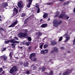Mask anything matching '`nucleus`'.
<instances>
[{
	"label": "nucleus",
	"mask_w": 75,
	"mask_h": 75,
	"mask_svg": "<svg viewBox=\"0 0 75 75\" xmlns=\"http://www.w3.org/2000/svg\"><path fill=\"white\" fill-rule=\"evenodd\" d=\"M62 23V21H60L58 23L57 22V20H54L53 21V23L54 27H58V26L60 24Z\"/></svg>",
	"instance_id": "obj_1"
},
{
	"label": "nucleus",
	"mask_w": 75,
	"mask_h": 75,
	"mask_svg": "<svg viewBox=\"0 0 75 75\" xmlns=\"http://www.w3.org/2000/svg\"><path fill=\"white\" fill-rule=\"evenodd\" d=\"M72 72V71L71 69H67L66 70V72H64L63 75H69V74H71Z\"/></svg>",
	"instance_id": "obj_2"
},
{
	"label": "nucleus",
	"mask_w": 75,
	"mask_h": 75,
	"mask_svg": "<svg viewBox=\"0 0 75 75\" xmlns=\"http://www.w3.org/2000/svg\"><path fill=\"white\" fill-rule=\"evenodd\" d=\"M22 4H23L22 1H20L18 3V6L19 8H23V5Z\"/></svg>",
	"instance_id": "obj_3"
},
{
	"label": "nucleus",
	"mask_w": 75,
	"mask_h": 75,
	"mask_svg": "<svg viewBox=\"0 0 75 75\" xmlns=\"http://www.w3.org/2000/svg\"><path fill=\"white\" fill-rule=\"evenodd\" d=\"M18 36L20 38H23V37H25V36L24 33H20L18 34Z\"/></svg>",
	"instance_id": "obj_4"
},
{
	"label": "nucleus",
	"mask_w": 75,
	"mask_h": 75,
	"mask_svg": "<svg viewBox=\"0 0 75 75\" xmlns=\"http://www.w3.org/2000/svg\"><path fill=\"white\" fill-rule=\"evenodd\" d=\"M1 58L2 59H4L3 61H7V59H8L7 57L5 55H3L1 57Z\"/></svg>",
	"instance_id": "obj_5"
},
{
	"label": "nucleus",
	"mask_w": 75,
	"mask_h": 75,
	"mask_svg": "<svg viewBox=\"0 0 75 75\" xmlns=\"http://www.w3.org/2000/svg\"><path fill=\"white\" fill-rule=\"evenodd\" d=\"M17 24V21H16L9 26V27H14V26H15V25H16V24Z\"/></svg>",
	"instance_id": "obj_6"
},
{
	"label": "nucleus",
	"mask_w": 75,
	"mask_h": 75,
	"mask_svg": "<svg viewBox=\"0 0 75 75\" xmlns=\"http://www.w3.org/2000/svg\"><path fill=\"white\" fill-rule=\"evenodd\" d=\"M13 11V13H15V14H17L18 13V9L15 7H14Z\"/></svg>",
	"instance_id": "obj_7"
},
{
	"label": "nucleus",
	"mask_w": 75,
	"mask_h": 75,
	"mask_svg": "<svg viewBox=\"0 0 75 75\" xmlns=\"http://www.w3.org/2000/svg\"><path fill=\"white\" fill-rule=\"evenodd\" d=\"M57 42L55 40H53L51 42V44L52 45H57Z\"/></svg>",
	"instance_id": "obj_8"
},
{
	"label": "nucleus",
	"mask_w": 75,
	"mask_h": 75,
	"mask_svg": "<svg viewBox=\"0 0 75 75\" xmlns=\"http://www.w3.org/2000/svg\"><path fill=\"white\" fill-rule=\"evenodd\" d=\"M12 68L14 70V71L17 72V71H18V69H17V66H13Z\"/></svg>",
	"instance_id": "obj_9"
},
{
	"label": "nucleus",
	"mask_w": 75,
	"mask_h": 75,
	"mask_svg": "<svg viewBox=\"0 0 75 75\" xmlns=\"http://www.w3.org/2000/svg\"><path fill=\"white\" fill-rule=\"evenodd\" d=\"M35 55V54L34 53H32L30 55V57H29L30 59H32V58L34 57Z\"/></svg>",
	"instance_id": "obj_10"
},
{
	"label": "nucleus",
	"mask_w": 75,
	"mask_h": 75,
	"mask_svg": "<svg viewBox=\"0 0 75 75\" xmlns=\"http://www.w3.org/2000/svg\"><path fill=\"white\" fill-rule=\"evenodd\" d=\"M8 6V4H7V3H4L2 4V6L3 7H4L5 8H6V7H7Z\"/></svg>",
	"instance_id": "obj_11"
},
{
	"label": "nucleus",
	"mask_w": 75,
	"mask_h": 75,
	"mask_svg": "<svg viewBox=\"0 0 75 75\" xmlns=\"http://www.w3.org/2000/svg\"><path fill=\"white\" fill-rule=\"evenodd\" d=\"M47 24L45 23L42 24L41 25L40 27L42 28H45V27H47Z\"/></svg>",
	"instance_id": "obj_12"
},
{
	"label": "nucleus",
	"mask_w": 75,
	"mask_h": 75,
	"mask_svg": "<svg viewBox=\"0 0 75 75\" xmlns=\"http://www.w3.org/2000/svg\"><path fill=\"white\" fill-rule=\"evenodd\" d=\"M40 71H42L43 72L45 71V67H42L41 68H39Z\"/></svg>",
	"instance_id": "obj_13"
},
{
	"label": "nucleus",
	"mask_w": 75,
	"mask_h": 75,
	"mask_svg": "<svg viewBox=\"0 0 75 75\" xmlns=\"http://www.w3.org/2000/svg\"><path fill=\"white\" fill-rule=\"evenodd\" d=\"M9 72L10 74H13V73L14 72V69H13V68L11 69L9 71Z\"/></svg>",
	"instance_id": "obj_14"
},
{
	"label": "nucleus",
	"mask_w": 75,
	"mask_h": 75,
	"mask_svg": "<svg viewBox=\"0 0 75 75\" xmlns=\"http://www.w3.org/2000/svg\"><path fill=\"white\" fill-rule=\"evenodd\" d=\"M27 32H28V30H26L25 31V33H24V34L25 36V38H27L28 37V34H27Z\"/></svg>",
	"instance_id": "obj_15"
},
{
	"label": "nucleus",
	"mask_w": 75,
	"mask_h": 75,
	"mask_svg": "<svg viewBox=\"0 0 75 75\" xmlns=\"http://www.w3.org/2000/svg\"><path fill=\"white\" fill-rule=\"evenodd\" d=\"M23 65L25 67H28V63L27 62H25L23 64Z\"/></svg>",
	"instance_id": "obj_16"
},
{
	"label": "nucleus",
	"mask_w": 75,
	"mask_h": 75,
	"mask_svg": "<svg viewBox=\"0 0 75 75\" xmlns=\"http://www.w3.org/2000/svg\"><path fill=\"white\" fill-rule=\"evenodd\" d=\"M34 66V65H33L31 66V68L33 70H35L37 69V67Z\"/></svg>",
	"instance_id": "obj_17"
},
{
	"label": "nucleus",
	"mask_w": 75,
	"mask_h": 75,
	"mask_svg": "<svg viewBox=\"0 0 75 75\" xmlns=\"http://www.w3.org/2000/svg\"><path fill=\"white\" fill-rule=\"evenodd\" d=\"M12 39H11V40H8V41H5V44H8V43H9L10 42H12Z\"/></svg>",
	"instance_id": "obj_18"
},
{
	"label": "nucleus",
	"mask_w": 75,
	"mask_h": 75,
	"mask_svg": "<svg viewBox=\"0 0 75 75\" xmlns=\"http://www.w3.org/2000/svg\"><path fill=\"white\" fill-rule=\"evenodd\" d=\"M54 50L56 52H59V50L58 48L54 47Z\"/></svg>",
	"instance_id": "obj_19"
},
{
	"label": "nucleus",
	"mask_w": 75,
	"mask_h": 75,
	"mask_svg": "<svg viewBox=\"0 0 75 75\" xmlns=\"http://www.w3.org/2000/svg\"><path fill=\"white\" fill-rule=\"evenodd\" d=\"M12 42V43H15V44H16L17 43H19V42L17 41H15V40H13V39Z\"/></svg>",
	"instance_id": "obj_20"
},
{
	"label": "nucleus",
	"mask_w": 75,
	"mask_h": 75,
	"mask_svg": "<svg viewBox=\"0 0 75 75\" xmlns=\"http://www.w3.org/2000/svg\"><path fill=\"white\" fill-rule=\"evenodd\" d=\"M58 17L59 18H64L63 16L61 14H60V15L58 16Z\"/></svg>",
	"instance_id": "obj_21"
},
{
	"label": "nucleus",
	"mask_w": 75,
	"mask_h": 75,
	"mask_svg": "<svg viewBox=\"0 0 75 75\" xmlns=\"http://www.w3.org/2000/svg\"><path fill=\"white\" fill-rule=\"evenodd\" d=\"M43 17L44 18H46V17H47V13H46V14H45L43 15Z\"/></svg>",
	"instance_id": "obj_22"
},
{
	"label": "nucleus",
	"mask_w": 75,
	"mask_h": 75,
	"mask_svg": "<svg viewBox=\"0 0 75 75\" xmlns=\"http://www.w3.org/2000/svg\"><path fill=\"white\" fill-rule=\"evenodd\" d=\"M9 56L10 58H12V57H13V53L12 52H10V53Z\"/></svg>",
	"instance_id": "obj_23"
},
{
	"label": "nucleus",
	"mask_w": 75,
	"mask_h": 75,
	"mask_svg": "<svg viewBox=\"0 0 75 75\" xmlns=\"http://www.w3.org/2000/svg\"><path fill=\"white\" fill-rule=\"evenodd\" d=\"M66 39L65 40V41H66V42H67V41H68V40H69V38L68 36H67L66 37Z\"/></svg>",
	"instance_id": "obj_24"
},
{
	"label": "nucleus",
	"mask_w": 75,
	"mask_h": 75,
	"mask_svg": "<svg viewBox=\"0 0 75 75\" xmlns=\"http://www.w3.org/2000/svg\"><path fill=\"white\" fill-rule=\"evenodd\" d=\"M53 73H54L53 72V71H51L50 72V73H49V75H53Z\"/></svg>",
	"instance_id": "obj_25"
},
{
	"label": "nucleus",
	"mask_w": 75,
	"mask_h": 75,
	"mask_svg": "<svg viewBox=\"0 0 75 75\" xmlns=\"http://www.w3.org/2000/svg\"><path fill=\"white\" fill-rule=\"evenodd\" d=\"M61 14H62V16L64 17V16L65 15V12L63 11L62 12Z\"/></svg>",
	"instance_id": "obj_26"
},
{
	"label": "nucleus",
	"mask_w": 75,
	"mask_h": 75,
	"mask_svg": "<svg viewBox=\"0 0 75 75\" xmlns=\"http://www.w3.org/2000/svg\"><path fill=\"white\" fill-rule=\"evenodd\" d=\"M63 37L62 36H61L60 38L59 39L58 41H61L62 40Z\"/></svg>",
	"instance_id": "obj_27"
},
{
	"label": "nucleus",
	"mask_w": 75,
	"mask_h": 75,
	"mask_svg": "<svg viewBox=\"0 0 75 75\" xmlns=\"http://www.w3.org/2000/svg\"><path fill=\"white\" fill-rule=\"evenodd\" d=\"M13 40H18V38L16 37H14V39H13Z\"/></svg>",
	"instance_id": "obj_28"
},
{
	"label": "nucleus",
	"mask_w": 75,
	"mask_h": 75,
	"mask_svg": "<svg viewBox=\"0 0 75 75\" xmlns=\"http://www.w3.org/2000/svg\"><path fill=\"white\" fill-rule=\"evenodd\" d=\"M44 44V43H42V44L40 46V48H41V49H42V46H43Z\"/></svg>",
	"instance_id": "obj_29"
},
{
	"label": "nucleus",
	"mask_w": 75,
	"mask_h": 75,
	"mask_svg": "<svg viewBox=\"0 0 75 75\" xmlns=\"http://www.w3.org/2000/svg\"><path fill=\"white\" fill-rule=\"evenodd\" d=\"M25 14L23 13L21 14V17H25Z\"/></svg>",
	"instance_id": "obj_30"
},
{
	"label": "nucleus",
	"mask_w": 75,
	"mask_h": 75,
	"mask_svg": "<svg viewBox=\"0 0 75 75\" xmlns=\"http://www.w3.org/2000/svg\"><path fill=\"white\" fill-rule=\"evenodd\" d=\"M28 40L29 41H31V40H32V39H31V38L30 37H29L28 38Z\"/></svg>",
	"instance_id": "obj_31"
},
{
	"label": "nucleus",
	"mask_w": 75,
	"mask_h": 75,
	"mask_svg": "<svg viewBox=\"0 0 75 75\" xmlns=\"http://www.w3.org/2000/svg\"><path fill=\"white\" fill-rule=\"evenodd\" d=\"M33 60V61H37V58L35 57H34L32 59Z\"/></svg>",
	"instance_id": "obj_32"
},
{
	"label": "nucleus",
	"mask_w": 75,
	"mask_h": 75,
	"mask_svg": "<svg viewBox=\"0 0 75 75\" xmlns=\"http://www.w3.org/2000/svg\"><path fill=\"white\" fill-rule=\"evenodd\" d=\"M31 5V3H29V4H28V5L27 6V7L28 8H29V7H30V6Z\"/></svg>",
	"instance_id": "obj_33"
},
{
	"label": "nucleus",
	"mask_w": 75,
	"mask_h": 75,
	"mask_svg": "<svg viewBox=\"0 0 75 75\" xmlns=\"http://www.w3.org/2000/svg\"><path fill=\"white\" fill-rule=\"evenodd\" d=\"M42 33L41 32H40L38 33V35L39 36H41L42 35Z\"/></svg>",
	"instance_id": "obj_34"
},
{
	"label": "nucleus",
	"mask_w": 75,
	"mask_h": 75,
	"mask_svg": "<svg viewBox=\"0 0 75 75\" xmlns=\"http://www.w3.org/2000/svg\"><path fill=\"white\" fill-rule=\"evenodd\" d=\"M41 53L42 54H45V53H44V50H42L41 51Z\"/></svg>",
	"instance_id": "obj_35"
},
{
	"label": "nucleus",
	"mask_w": 75,
	"mask_h": 75,
	"mask_svg": "<svg viewBox=\"0 0 75 75\" xmlns=\"http://www.w3.org/2000/svg\"><path fill=\"white\" fill-rule=\"evenodd\" d=\"M47 47V45L45 44L43 46V48H45Z\"/></svg>",
	"instance_id": "obj_36"
},
{
	"label": "nucleus",
	"mask_w": 75,
	"mask_h": 75,
	"mask_svg": "<svg viewBox=\"0 0 75 75\" xmlns=\"http://www.w3.org/2000/svg\"><path fill=\"white\" fill-rule=\"evenodd\" d=\"M60 49L61 50H63L65 49V47L63 46H62L60 47Z\"/></svg>",
	"instance_id": "obj_37"
},
{
	"label": "nucleus",
	"mask_w": 75,
	"mask_h": 75,
	"mask_svg": "<svg viewBox=\"0 0 75 75\" xmlns=\"http://www.w3.org/2000/svg\"><path fill=\"white\" fill-rule=\"evenodd\" d=\"M3 71V68L2 67L0 68V73H1Z\"/></svg>",
	"instance_id": "obj_38"
},
{
	"label": "nucleus",
	"mask_w": 75,
	"mask_h": 75,
	"mask_svg": "<svg viewBox=\"0 0 75 75\" xmlns=\"http://www.w3.org/2000/svg\"><path fill=\"white\" fill-rule=\"evenodd\" d=\"M4 29H3V28H0V32H1V31H4Z\"/></svg>",
	"instance_id": "obj_39"
},
{
	"label": "nucleus",
	"mask_w": 75,
	"mask_h": 75,
	"mask_svg": "<svg viewBox=\"0 0 75 75\" xmlns=\"http://www.w3.org/2000/svg\"><path fill=\"white\" fill-rule=\"evenodd\" d=\"M27 23V21L25 20L24 21V24H26Z\"/></svg>",
	"instance_id": "obj_40"
},
{
	"label": "nucleus",
	"mask_w": 75,
	"mask_h": 75,
	"mask_svg": "<svg viewBox=\"0 0 75 75\" xmlns=\"http://www.w3.org/2000/svg\"><path fill=\"white\" fill-rule=\"evenodd\" d=\"M35 7L36 8H39V6L38 5H37V4H36V5L35 6Z\"/></svg>",
	"instance_id": "obj_41"
},
{
	"label": "nucleus",
	"mask_w": 75,
	"mask_h": 75,
	"mask_svg": "<svg viewBox=\"0 0 75 75\" xmlns=\"http://www.w3.org/2000/svg\"><path fill=\"white\" fill-rule=\"evenodd\" d=\"M25 44L27 46H28V45H30V44H29V43L28 42H25Z\"/></svg>",
	"instance_id": "obj_42"
},
{
	"label": "nucleus",
	"mask_w": 75,
	"mask_h": 75,
	"mask_svg": "<svg viewBox=\"0 0 75 75\" xmlns=\"http://www.w3.org/2000/svg\"><path fill=\"white\" fill-rule=\"evenodd\" d=\"M40 8H38L37 11V13H40Z\"/></svg>",
	"instance_id": "obj_43"
},
{
	"label": "nucleus",
	"mask_w": 75,
	"mask_h": 75,
	"mask_svg": "<svg viewBox=\"0 0 75 75\" xmlns=\"http://www.w3.org/2000/svg\"><path fill=\"white\" fill-rule=\"evenodd\" d=\"M26 74H30V71H26Z\"/></svg>",
	"instance_id": "obj_44"
},
{
	"label": "nucleus",
	"mask_w": 75,
	"mask_h": 75,
	"mask_svg": "<svg viewBox=\"0 0 75 75\" xmlns=\"http://www.w3.org/2000/svg\"><path fill=\"white\" fill-rule=\"evenodd\" d=\"M6 48L5 47L2 49V51H6Z\"/></svg>",
	"instance_id": "obj_45"
},
{
	"label": "nucleus",
	"mask_w": 75,
	"mask_h": 75,
	"mask_svg": "<svg viewBox=\"0 0 75 75\" xmlns=\"http://www.w3.org/2000/svg\"><path fill=\"white\" fill-rule=\"evenodd\" d=\"M44 51L45 54V53H47V49H46L45 50H44Z\"/></svg>",
	"instance_id": "obj_46"
},
{
	"label": "nucleus",
	"mask_w": 75,
	"mask_h": 75,
	"mask_svg": "<svg viewBox=\"0 0 75 75\" xmlns=\"http://www.w3.org/2000/svg\"><path fill=\"white\" fill-rule=\"evenodd\" d=\"M69 3V2H66V3H65L64 4V6H65V5L66 4H68Z\"/></svg>",
	"instance_id": "obj_47"
},
{
	"label": "nucleus",
	"mask_w": 75,
	"mask_h": 75,
	"mask_svg": "<svg viewBox=\"0 0 75 75\" xmlns=\"http://www.w3.org/2000/svg\"><path fill=\"white\" fill-rule=\"evenodd\" d=\"M31 46H29L28 48V50H30L31 48Z\"/></svg>",
	"instance_id": "obj_48"
},
{
	"label": "nucleus",
	"mask_w": 75,
	"mask_h": 75,
	"mask_svg": "<svg viewBox=\"0 0 75 75\" xmlns=\"http://www.w3.org/2000/svg\"><path fill=\"white\" fill-rule=\"evenodd\" d=\"M33 0H29V3L31 4L32 3V1H33Z\"/></svg>",
	"instance_id": "obj_49"
},
{
	"label": "nucleus",
	"mask_w": 75,
	"mask_h": 75,
	"mask_svg": "<svg viewBox=\"0 0 75 75\" xmlns=\"http://www.w3.org/2000/svg\"><path fill=\"white\" fill-rule=\"evenodd\" d=\"M59 13H60V12H59V11H57L56 12V14L57 15H58V14H59Z\"/></svg>",
	"instance_id": "obj_50"
},
{
	"label": "nucleus",
	"mask_w": 75,
	"mask_h": 75,
	"mask_svg": "<svg viewBox=\"0 0 75 75\" xmlns=\"http://www.w3.org/2000/svg\"><path fill=\"white\" fill-rule=\"evenodd\" d=\"M19 13H20V11H21V8H19Z\"/></svg>",
	"instance_id": "obj_51"
},
{
	"label": "nucleus",
	"mask_w": 75,
	"mask_h": 75,
	"mask_svg": "<svg viewBox=\"0 0 75 75\" xmlns=\"http://www.w3.org/2000/svg\"><path fill=\"white\" fill-rule=\"evenodd\" d=\"M47 4H53V3H47Z\"/></svg>",
	"instance_id": "obj_52"
},
{
	"label": "nucleus",
	"mask_w": 75,
	"mask_h": 75,
	"mask_svg": "<svg viewBox=\"0 0 75 75\" xmlns=\"http://www.w3.org/2000/svg\"><path fill=\"white\" fill-rule=\"evenodd\" d=\"M2 74H5V71H4L2 72Z\"/></svg>",
	"instance_id": "obj_53"
},
{
	"label": "nucleus",
	"mask_w": 75,
	"mask_h": 75,
	"mask_svg": "<svg viewBox=\"0 0 75 75\" xmlns=\"http://www.w3.org/2000/svg\"><path fill=\"white\" fill-rule=\"evenodd\" d=\"M55 51L54 50H52V51H51V53H54Z\"/></svg>",
	"instance_id": "obj_54"
},
{
	"label": "nucleus",
	"mask_w": 75,
	"mask_h": 75,
	"mask_svg": "<svg viewBox=\"0 0 75 75\" xmlns=\"http://www.w3.org/2000/svg\"><path fill=\"white\" fill-rule=\"evenodd\" d=\"M73 42H75V37L74 38V40L73 41Z\"/></svg>",
	"instance_id": "obj_55"
},
{
	"label": "nucleus",
	"mask_w": 75,
	"mask_h": 75,
	"mask_svg": "<svg viewBox=\"0 0 75 75\" xmlns=\"http://www.w3.org/2000/svg\"><path fill=\"white\" fill-rule=\"evenodd\" d=\"M15 45H16V44H15L14 43H13L11 45L12 46H14Z\"/></svg>",
	"instance_id": "obj_56"
},
{
	"label": "nucleus",
	"mask_w": 75,
	"mask_h": 75,
	"mask_svg": "<svg viewBox=\"0 0 75 75\" xmlns=\"http://www.w3.org/2000/svg\"><path fill=\"white\" fill-rule=\"evenodd\" d=\"M16 45V44H15L14 46H12V48H15Z\"/></svg>",
	"instance_id": "obj_57"
},
{
	"label": "nucleus",
	"mask_w": 75,
	"mask_h": 75,
	"mask_svg": "<svg viewBox=\"0 0 75 75\" xmlns=\"http://www.w3.org/2000/svg\"><path fill=\"white\" fill-rule=\"evenodd\" d=\"M69 16H67L66 18V19H67V20H68V19H69Z\"/></svg>",
	"instance_id": "obj_58"
},
{
	"label": "nucleus",
	"mask_w": 75,
	"mask_h": 75,
	"mask_svg": "<svg viewBox=\"0 0 75 75\" xmlns=\"http://www.w3.org/2000/svg\"><path fill=\"white\" fill-rule=\"evenodd\" d=\"M59 1H62H62H64V0H59Z\"/></svg>",
	"instance_id": "obj_59"
},
{
	"label": "nucleus",
	"mask_w": 75,
	"mask_h": 75,
	"mask_svg": "<svg viewBox=\"0 0 75 75\" xmlns=\"http://www.w3.org/2000/svg\"><path fill=\"white\" fill-rule=\"evenodd\" d=\"M57 16H58V15H57H57H56L54 16L55 17H57Z\"/></svg>",
	"instance_id": "obj_60"
},
{
	"label": "nucleus",
	"mask_w": 75,
	"mask_h": 75,
	"mask_svg": "<svg viewBox=\"0 0 75 75\" xmlns=\"http://www.w3.org/2000/svg\"><path fill=\"white\" fill-rule=\"evenodd\" d=\"M40 21V22H42V19H41Z\"/></svg>",
	"instance_id": "obj_61"
},
{
	"label": "nucleus",
	"mask_w": 75,
	"mask_h": 75,
	"mask_svg": "<svg viewBox=\"0 0 75 75\" xmlns=\"http://www.w3.org/2000/svg\"><path fill=\"white\" fill-rule=\"evenodd\" d=\"M20 49H23V47H20Z\"/></svg>",
	"instance_id": "obj_62"
},
{
	"label": "nucleus",
	"mask_w": 75,
	"mask_h": 75,
	"mask_svg": "<svg viewBox=\"0 0 75 75\" xmlns=\"http://www.w3.org/2000/svg\"><path fill=\"white\" fill-rule=\"evenodd\" d=\"M67 52H68V53H70V52H71V51H67Z\"/></svg>",
	"instance_id": "obj_63"
},
{
	"label": "nucleus",
	"mask_w": 75,
	"mask_h": 75,
	"mask_svg": "<svg viewBox=\"0 0 75 75\" xmlns=\"http://www.w3.org/2000/svg\"><path fill=\"white\" fill-rule=\"evenodd\" d=\"M49 20H50V18H49L47 20V21H49Z\"/></svg>",
	"instance_id": "obj_64"
}]
</instances>
